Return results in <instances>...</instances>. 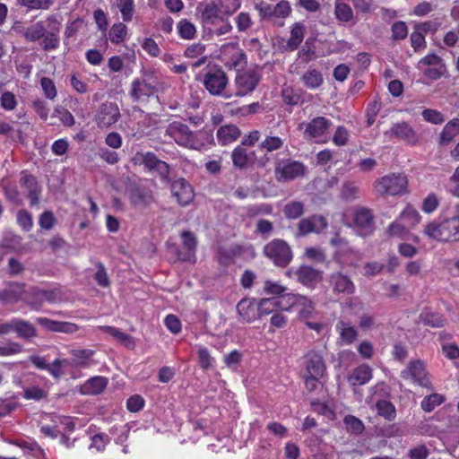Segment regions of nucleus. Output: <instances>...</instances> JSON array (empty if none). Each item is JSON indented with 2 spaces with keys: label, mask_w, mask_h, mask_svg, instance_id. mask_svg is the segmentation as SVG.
Listing matches in <instances>:
<instances>
[{
  "label": "nucleus",
  "mask_w": 459,
  "mask_h": 459,
  "mask_svg": "<svg viewBox=\"0 0 459 459\" xmlns=\"http://www.w3.org/2000/svg\"><path fill=\"white\" fill-rule=\"evenodd\" d=\"M386 233L391 238L406 239L410 235V230L398 219V217L389 224Z\"/></svg>",
  "instance_id": "obj_38"
},
{
  "label": "nucleus",
  "mask_w": 459,
  "mask_h": 459,
  "mask_svg": "<svg viewBox=\"0 0 459 459\" xmlns=\"http://www.w3.org/2000/svg\"><path fill=\"white\" fill-rule=\"evenodd\" d=\"M330 121L323 117H317L307 124L305 135L308 138L316 139L325 135Z\"/></svg>",
  "instance_id": "obj_23"
},
{
  "label": "nucleus",
  "mask_w": 459,
  "mask_h": 459,
  "mask_svg": "<svg viewBox=\"0 0 459 459\" xmlns=\"http://www.w3.org/2000/svg\"><path fill=\"white\" fill-rule=\"evenodd\" d=\"M372 378V369L369 366L362 364L350 374L348 381L352 385H362Z\"/></svg>",
  "instance_id": "obj_28"
},
{
  "label": "nucleus",
  "mask_w": 459,
  "mask_h": 459,
  "mask_svg": "<svg viewBox=\"0 0 459 459\" xmlns=\"http://www.w3.org/2000/svg\"><path fill=\"white\" fill-rule=\"evenodd\" d=\"M305 172V167L299 161H284L277 164L275 176L278 180H292Z\"/></svg>",
  "instance_id": "obj_15"
},
{
  "label": "nucleus",
  "mask_w": 459,
  "mask_h": 459,
  "mask_svg": "<svg viewBox=\"0 0 459 459\" xmlns=\"http://www.w3.org/2000/svg\"><path fill=\"white\" fill-rule=\"evenodd\" d=\"M178 36L186 40H191L196 36L195 25L187 19H181L177 24Z\"/></svg>",
  "instance_id": "obj_37"
},
{
  "label": "nucleus",
  "mask_w": 459,
  "mask_h": 459,
  "mask_svg": "<svg viewBox=\"0 0 459 459\" xmlns=\"http://www.w3.org/2000/svg\"><path fill=\"white\" fill-rule=\"evenodd\" d=\"M197 354H198L199 363H200V366L202 368L208 369L211 367H212L214 359L211 356L207 348L202 347V346L199 347Z\"/></svg>",
  "instance_id": "obj_61"
},
{
  "label": "nucleus",
  "mask_w": 459,
  "mask_h": 459,
  "mask_svg": "<svg viewBox=\"0 0 459 459\" xmlns=\"http://www.w3.org/2000/svg\"><path fill=\"white\" fill-rule=\"evenodd\" d=\"M423 234L442 243L459 241V204H455L449 212L443 213L440 221L428 222L423 228Z\"/></svg>",
  "instance_id": "obj_1"
},
{
  "label": "nucleus",
  "mask_w": 459,
  "mask_h": 459,
  "mask_svg": "<svg viewBox=\"0 0 459 459\" xmlns=\"http://www.w3.org/2000/svg\"><path fill=\"white\" fill-rule=\"evenodd\" d=\"M264 254L277 266H286L292 260L290 246L282 239H273L264 247Z\"/></svg>",
  "instance_id": "obj_5"
},
{
  "label": "nucleus",
  "mask_w": 459,
  "mask_h": 459,
  "mask_svg": "<svg viewBox=\"0 0 459 459\" xmlns=\"http://www.w3.org/2000/svg\"><path fill=\"white\" fill-rule=\"evenodd\" d=\"M51 119L58 118L63 126L71 127L74 125L75 120L74 116L66 108L56 106L50 116Z\"/></svg>",
  "instance_id": "obj_46"
},
{
  "label": "nucleus",
  "mask_w": 459,
  "mask_h": 459,
  "mask_svg": "<svg viewBox=\"0 0 459 459\" xmlns=\"http://www.w3.org/2000/svg\"><path fill=\"white\" fill-rule=\"evenodd\" d=\"M445 402L444 395L440 394H432L426 396L420 403L421 409L426 412L432 411L437 406L442 404Z\"/></svg>",
  "instance_id": "obj_52"
},
{
  "label": "nucleus",
  "mask_w": 459,
  "mask_h": 459,
  "mask_svg": "<svg viewBox=\"0 0 459 459\" xmlns=\"http://www.w3.org/2000/svg\"><path fill=\"white\" fill-rule=\"evenodd\" d=\"M166 135L183 147L195 150L199 147V143L193 132L181 122L174 121L170 123L166 128Z\"/></svg>",
  "instance_id": "obj_6"
},
{
  "label": "nucleus",
  "mask_w": 459,
  "mask_h": 459,
  "mask_svg": "<svg viewBox=\"0 0 459 459\" xmlns=\"http://www.w3.org/2000/svg\"><path fill=\"white\" fill-rule=\"evenodd\" d=\"M52 3V0H18L19 4L29 10L48 9Z\"/></svg>",
  "instance_id": "obj_57"
},
{
  "label": "nucleus",
  "mask_w": 459,
  "mask_h": 459,
  "mask_svg": "<svg viewBox=\"0 0 459 459\" xmlns=\"http://www.w3.org/2000/svg\"><path fill=\"white\" fill-rule=\"evenodd\" d=\"M72 365L77 367L86 368L89 367L94 351L91 350H73Z\"/></svg>",
  "instance_id": "obj_40"
},
{
  "label": "nucleus",
  "mask_w": 459,
  "mask_h": 459,
  "mask_svg": "<svg viewBox=\"0 0 459 459\" xmlns=\"http://www.w3.org/2000/svg\"><path fill=\"white\" fill-rule=\"evenodd\" d=\"M0 106L6 111L13 110L17 106L15 95L11 91H5L0 96Z\"/></svg>",
  "instance_id": "obj_58"
},
{
  "label": "nucleus",
  "mask_w": 459,
  "mask_h": 459,
  "mask_svg": "<svg viewBox=\"0 0 459 459\" xmlns=\"http://www.w3.org/2000/svg\"><path fill=\"white\" fill-rule=\"evenodd\" d=\"M203 84L207 91L215 96L222 95L229 79L226 73L218 66L210 67L204 74Z\"/></svg>",
  "instance_id": "obj_7"
},
{
  "label": "nucleus",
  "mask_w": 459,
  "mask_h": 459,
  "mask_svg": "<svg viewBox=\"0 0 459 459\" xmlns=\"http://www.w3.org/2000/svg\"><path fill=\"white\" fill-rule=\"evenodd\" d=\"M103 328L105 329L106 332H108L110 335H112L117 340L124 343L126 346L132 347L134 345L132 337L130 335L112 326H105Z\"/></svg>",
  "instance_id": "obj_56"
},
{
  "label": "nucleus",
  "mask_w": 459,
  "mask_h": 459,
  "mask_svg": "<svg viewBox=\"0 0 459 459\" xmlns=\"http://www.w3.org/2000/svg\"><path fill=\"white\" fill-rule=\"evenodd\" d=\"M11 331H15L21 338H30L36 333L34 326L25 321H18L14 325L8 324L0 325V334L8 333Z\"/></svg>",
  "instance_id": "obj_22"
},
{
  "label": "nucleus",
  "mask_w": 459,
  "mask_h": 459,
  "mask_svg": "<svg viewBox=\"0 0 459 459\" xmlns=\"http://www.w3.org/2000/svg\"><path fill=\"white\" fill-rule=\"evenodd\" d=\"M374 191L378 195H401L408 192V178L404 173H391L374 183Z\"/></svg>",
  "instance_id": "obj_3"
},
{
  "label": "nucleus",
  "mask_w": 459,
  "mask_h": 459,
  "mask_svg": "<svg viewBox=\"0 0 459 459\" xmlns=\"http://www.w3.org/2000/svg\"><path fill=\"white\" fill-rule=\"evenodd\" d=\"M300 82L307 89L316 90L324 83V75L319 70L309 68L302 74Z\"/></svg>",
  "instance_id": "obj_26"
},
{
  "label": "nucleus",
  "mask_w": 459,
  "mask_h": 459,
  "mask_svg": "<svg viewBox=\"0 0 459 459\" xmlns=\"http://www.w3.org/2000/svg\"><path fill=\"white\" fill-rule=\"evenodd\" d=\"M393 135L408 144L414 145L418 143V136L414 129L406 122L394 124L390 128Z\"/></svg>",
  "instance_id": "obj_20"
},
{
  "label": "nucleus",
  "mask_w": 459,
  "mask_h": 459,
  "mask_svg": "<svg viewBox=\"0 0 459 459\" xmlns=\"http://www.w3.org/2000/svg\"><path fill=\"white\" fill-rule=\"evenodd\" d=\"M283 101L288 105H297L300 100V95L290 85H284L281 91Z\"/></svg>",
  "instance_id": "obj_55"
},
{
  "label": "nucleus",
  "mask_w": 459,
  "mask_h": 459,
  "mask_svg": "<svg viewBox=\"0 0 459 459\" xmlns=\"http://www.w3.org/2000/svg\"><path fill=\"white\" fill-rule=\"evenodd\" d=\"M128 38L127 27L124 22L114 23L108 31V39L113 44H119Z\"/></svg>",
  "instance_id": "obj_36"
},
{
  "label": "nucleus",
  "mask_w": 459,
  "mask_h": 459,
  "mask_svg": "<svg viewBox=\"0 0 459 459\" xmlns=\"http://www.w3.org/2000/svg\"><path fill=\"white\" fill-rule=\"evenodd\" d=\"M377 414L384 417L387 420H393L396 416L394 404L386 400H379L376 403Z\"/></svg>",
  "instance_id": "obj_45"
},
{
  "label": "nucleus",
  "mask_w": 459,
  "mask_h": 459,
  "mask_svg": "<svg viewBox=\"0 0 459 459\" xmlns=\"http://www.w3.org/2000/svg\"><path fill=\"white\" fill-rule=\"evenodd\" d=\"M241 7V0H219L200 3L197 10L201 13L203 25H215L221 16L230 17Z\"/></svg>",
  "instance_id": "obj_2"
},
{
  "label": "nucleus",
  "mask_w": 459,
  "mask_h": 459,
  "mask_svg": "<svg viewBox=\"0 0 459 459\" xmlns=\"http://www.w3.org/2000/svg\"><path fill=\"white\" fill-rule=\"evenodd\" d=\"M260 81V75L252 70L238 74L235 79L236 95L246 96L252 92Z\"/></svg>",
  "instance_id": "obj_13"
},
{
  "label": "nucleus",
  "mask_w": 459,
  "mask_h": 459,
  "mask_svg": "<svg viewBox=\"0 0 459 459\" xmlns=\"http://www.w3.org/2000/svg\"><path fill=\"white\" fill-rule=\"evenodd\" d=\"M281 302L290 304V307L281 306V310H288L299 316H307L313 312V302L304 296L286 295L281 297Z\"/></svg>",
  "instance_id": "obj_11"
},
{
  "label": "nucleus",
  "mask_w": 459,
  "mask_h": 459,
  "mask_svg": "<svg viewBox=\"0 0 459 459\" xmlns=\"http://www.w3.org/2000/svg\"><path fill=\"white\" fill-rule=\"evenodd\" d=\"M459 134V118L450 120L443 128L439 143L446 145L449 143Z\"/></svg>",
  "instance_id": "obj_35"
},
{
  "label": "nucleus",
  "mask_w": 459,
  "mask_h": 459,
  "mask_svg": "<svg viewBox=\"0 0 459 459\" xmlns=\"http://www.w3.org/2000/svg\"><path fill=\"white\" fill-rule=\"evenodd\" d=\"M183 247L186 249L185 254H179L178 258L182 261L192 262L195 260V254L197 246L196 238L190 231H184L181 234Z\"/></svg>",
  "instance_id": "obj_25"
},
{
  "label": "nucleus",
  "mask_w": 459,
  "mask_h": 459,
  "mask_svg": "<svg viewBox=\"0 0 459 459\" xmlns=\"http://www.w3.org/2000/svg\"><path fill=\"white\" fill-rule=\"evenodd\" d=\"M353 227L359 236L365 237L374 231V218L370 210L359 207L353 212Z\"/></svg>",
  "instance_id": "obj_10"
},
{
  "label": "nucleus",
  "mask_w": 459,
  "mask_h": 459,
  "mask_svg": "<svg viewBox=\"0 0 459 459\" xmlns=\"http://www.w3.org/2000/svg\"><path fill=\"white\" fill-rule=\"evenodd\" d=\"M286 274L289 277L294 274L300 283L307 287H314L322 280V273L308 265H302L296 271L290 269Z\"/></svg>",
  "instance_id": "obj_14"
},
{
  "label": "nucleus",
  "mask_w": 459,
  "mask_h": 459,
  "mask_svg": "<svg viewBox=\"0 0 459 459\" xmlns=\"http://www.w3.org/2000/svg\"><path fill=\"white\" fill-rule=\"evenodd\" d=\"M311 408L315 412L325 416L330 420H333L335 418V413L333 408L327 403L313 401L311 403Z\"/></svg>",
  "instance_id": "obj_54"
},
{
  "label": "nucleus",
  "mask_w": 459,
  "mask_h": 459,
  "mask_svg": "<svg viewBox=\"0 0 459 459\" xmlns=\"http://www.w3.org/2000/svg\"><path fill=\"white\" fill-rule=\"evenodd\" d=\"M59 28H53L50 31L44 33L40 45L46 51L55 50L59 46Z\"/></svg>",
  "instance_id": "obj_39"
},
{
  "label": "nucleus",
  "mask_w": 459,
  "mask_h": 459,
  "mask_svg": "<svg viewBox=\"0 0 459 459\" xmlns=\"http://www.w3.org/2000/svg\"><path fill=\"white\" fill-rule=\"evenodd\" d=\"M327 221L321 215H314L302 219L298 224V235L306 236L309 233H320L327 227Z\"/></svg>",
  "instance_id": "obj_16"
},
{
  "label": "nucleus",
  "mask_w": 459,
  "mask_h": 459,
  "mask_svg": "<svg viewBox=\"0 0 459 459\" xmlns=\"http://www.w3.org/2000/svg\"><path fill=\"white\" fill-rule=\"evenodd\" d=\"M397 217L409 230L414 229L421 221L420 212L410 204L406 205Z\"/></svg>",
  "instance_id": "obj_31"
},
{
  "label": "nucleus",
  "mask_w": 459,
  "mask_h": 459,
  "mask_svg": "<svg viewBox=\"0 0 459 459\" xmlns=\"http://www.w3.org/2000/svg\"><path fill=\"white\" fill-rule=\"evenodd\" d=\"M172 195L180 205H188L194 199L195 194L191 186L183 178L175 180L171 185Z\"/></svg>",
  "instance_id": "obj_18"
},
{
  "label": "nucleus",
  "mask_w": 459,
  "mask_h": 459,
  "mask_svg": "<svg viewBox=\"0 0 459 459\" xmlns=\"http://www.w3.org/2000/svg\"><path fill=\"white\" fill-rule=\"evenodd\" d=\"M23 294L24 287L22 284L12 283L0 294V299L4 304H10L23 299Z\"/></svg>",
  "instance_id": "obj_32"
},
{
  "label": "nucleus",
  "mask_w": 459,
  "mask_h": 459,
  "mask_svg": "<svg viewBox=\"0 0 459 459\" xmlns=\"http://www.w3.org/2000/svg\"><path fill=\"white\" fill-rule=\"evenodd\" d=\"M258 308V301L250 298L241 299L237 305L239 316H257Z\"/></svg>",
  "instance_id": "obj_41"
},
{
  "label": "nucleus",
  "mask_w": 459,
  "mask_h": 459,
  "mask_svg": "<svg viewBox=\"0 0 459 459\" xmlns=\"http://www.w3.org/2000/svg\"><path fill=\"white\" fill-rule=\"evenodd\" d=\"M120 110L113 102H106L100 105L96 114V123L101 128H107L118 121Z\"/></svg>",
  "instance_id": "obj_12"
},
{
  "label": "nucleus",
  "mask_w": 459,
  "mask_h": 459,
  "mask_svg": "<svg viewBox=\"0 0 459 459\" xmlns=\"http://www.w3.org/2000/svg\"><path fill=\"white\" fill-rule=\"evenodd\" d=\"M304 374L309 376H316V377H323L325 372V364L322 356L312 351H309L304 359Z\"/></svg>",
  "instance_id": "obj_17"
},
{
  "label": "nucleus",
  "mask_w": 459,
  "mask_h": 459,
  "mask_svg": "<svg viewBox=\"0 0 459 459\" xmlns=\"http://www.w3.org/2000/svg\"><path fill=\"white\" fill-rule=\"evenodd\" d=\"M143 49L152 56H158L160 53V48L154 39L151 38H144L141 41Z\"/></svg>",
  "instance_id": "obj_64"
},
{
  "label": "nucleus",
  "mask_w": 459,
  "mask_h": 459,
  "mask_svg": "<svg viewBox=\"0 0 459 459\" xmlns=\"http://www.w3.org/2000/svg\"><path fill=\"white\" fill-rule=\"evenodd\" d=\"M160 80L156 71L143 69L141 77L136 78L131 84V96L140 100L153 95L159 89Z\"/></svg>",
  "instance_id": "obj_4"
},
{
  "label": "nucleus",
  "mask_w": 459,
  "mask_h": 459,
  "mask_svg": "<svg viewBox=\"0 0 459 459\" xmlns=\"http://www.w3.org/2000/svg\"><path fill=\"white\" fill-rule=\"evenodd\" d=\"M130 200L134 206L143 207L150 204L153 197L148 191L135 189L131 193Z\"/></svg>",
  "instance_id": "obj_47"
},
{
  "label": "nucleus",
  "mask_w": 459,
  "mask_h": 459,
  "mask_svg": "<svg viewBox=\"0 0 459 459\" xmlns=\"http://www.w3.org/2000/svg\"><path fill=\"white\" fill-rule=\"evenodd\" d=\"M219 60L230 69L243 68L247 63V57L238 43H228L221 47L218 56Z\"/></svg>",
  "instance_id": "obj_8"
},
{
  "label": "nucleus",
  "mask_w": 459,
  "mask_h": 459,
  "mask_svg": "<svg viewBox=\"0 0 459 459\" xmlns=\"http://www.w3.org/2000/svg\"><path fill=\"white\" fill-rule=\"evenodd\" d=\"M439 201L437 196L431 193L428 195L422 202L421 210L426 213H432L438 207Z\"/></svg>",
  "instance_id": "obj_62"
},
{
  "label": "nucleus",
  "mask_w": 459,
  "mask_h": 459,
  "mask_svg": "<svg viewBox=\"0 0 459 459\" xmlns=\"http://www.w3.org/2000/svg\"><path fill=\"white\" fill-rule=\"evenodd\" d=\"M306 32V27L301 22H295L290 30V38L287 39L283 48L287 51L296 50L303 41Z\"/></svg>",
  "instance_id": "obj_24"
},
{
  "label": "nucleus",
  "mask_w": 459,
  "mask_h": 459,
  "mask_svg": "<svg viewBox=\"0 0 459 459\" xmlns=\"http://www.w3.org/2000/svg\"><path fill=\"white\" fill-rule=\"evenodd\" d=\"M45 31L43 22H38L25 30L24 37L27 40L34 42L43 38Z\"/></svg>",
  "instance_id": "obj_51"
},
{
  "label": "nucleus",
  "mask_w": 459,
  "mask_h": 459,
  "mask_svg": "<svg viewBox=\"0 0 459 459\" xmlns=\"http://www.w3.org/2000/svg\"><path fill=\"white\" fill-rule=\"evenodd\" d=\"M231 157L234 166L240 169L246 167L251 160L247 150L242 145H239L233 150Z\"/></svg>",
  "instance_id": "obj_49"
},
{
  "label": "nucleus",
  "mask_w": 459,
  "mask_h": 459,
  "mask_svg": "<svg viewBox=\"0 0 459 459\" xmlns=\"http://www.w3.org/2000/svg\"><path fill=\"white\" fill-rule=\"evenodd\" d=\"M343 421L347 430L351 433L359 434L364 429L362 421L354 416L348 415L344 418Z\"/></svg>",
  "instance_id": "obj_59"
},
{
  "label": "nucleus",
  "mask_w": 459,
  "mask_h": 459,
  "mask_svg": "<svg viewBox=\"0 0 459 459\" xmlns=\"http://www.w3.org/2000/svg\"><path fill=\"white\" fill-rule=\"evenodd\" d=\"M240 134V130L236 126L227 125L218 129L216 136L221 145H227L237 141Z\"/></svg>",
  "instance_id": "obj_29"
},
{
  "label": "nucleus",
  "mask_w": 459,
  "mask_h": 459,
  "mask_svg": "<svg viewBox=\"0 0 459 459\" xmlns=\"http://www.w3.org/2000/svg\"><path fill=\"white\" fill-rule=\"evenodd\" d=\"M401 377L404 380H411L423 387H430L425 364L421 360L410 361L407 367L401 372Z\"/></svg>",
  "instance_id": "obj_9"
},
{
  "label": "nucleus",
  "mask_w": 459,
  "mask_h": 459,
  "mask_svg": "<svg viewBox=\"0 0 459 459\" xmlns=\"http://www.w3.org/2000/svg\"><path fill=\"white\" fill-rule=\"evenodd\" d=\"M230 17L221 16L218 18L217 24L215 25H204L207 27L212 34L216 36H222L230 33L232 30V25L229 20Z\"/></svg>",
  "instance_id": "obj_44"
},
{
  "label": "nucleus",
  "mask_w": 459,
  "mask_h": 459,
  "mask_svg": "<svg viewBox=\"0 0 459 459\" xmlns=\"http://www.w3.org/2000/svg\"><path fill=\"white\" fill-rule=\"evenodd\" d=\"M184 56L188 59H195V61L192 63V67L198 68L208 60L206 46L202 42L192 43L186 48Z\"/></svg>",
  "instance_id": "obj_19"
},
{
  "label": "nucleus",
  "mask_w": 459,
  "mask_h": 459,
  "mask_svg": "<svg viewBox=\"0 0 459 459\" xmlns=\"http://www.w3.org/2000/svg\"><path fill=\"white\" fill-rule=\"evenodd\" d=\"M108 380L106 377H93L80 387V392L82 394H99L106 388Z\"/></svg>",
  "instance_id": "obj_30"
},
{
  "label": "nucleus",
  "mask_w": 459,
  "mask_h": 459,
  "mask_svg": "<svg viewBox=\"0 0 459 459\" xmlns=\"http://www.w3.org/2000/svg\"><path fill=\"white\" fill-rule=\"evenodd\" d=\"M422 117L425 121L435 125L442 124L445 121L444 116L437 109H424L422 111Z\"/></svg>",
  "instance_id": "obj_63"
},
{
  "label": "nucleus",
  "mask_w": 459,
  "mask_h": 459,
  "mask_svg": "<svg viewBox=\"0 0 459 459\" xmlns=\"http://www.w3.org/2000/svg\"><path fill=\"white\" fill-rule=\"evenodd\" d=\"M284 302L278 301L275 299H263L258 301L259 308L257 310V316H278L279 309H281V306Z\"/></svg>",
  "instance_id": "obj_34"
},
{
  "label": "nucleus",
  "mask_w": 459,
  "mask_h": 459,
  "mask_svg": "<svg viewBox=\"0 0 459 459\" xmlns=\"http://www.w3.org/2000/svg\"><path fill=\"white\" fill-rule=\"evenodd\" d=\"M116 6L121 13L124 22H129L132 21L134 13V0H116Z\"/></svg>",
  "instance_id": "obj_42"
},
{
  "label": "nucleus",
  "mask_w": 459,
  "mask_h": 459,
  "mask_svg": "<svg viewBox=\"0 0 459 459\" xmlns=\"http://www.w3.org/2000/svg\"><path fill=\"white\" fill-rule=\"evenodd\" d=\"M304 212V205L300 202H291L287 204L283 208L284 215L290 220L300 217Z\"/></svg>",
  "instance_id": "obj_53"
},
{
  "label": "nucleus",
  "mask_w": 459,
  "mask_h": 459,
  "mask_svg": "<svg viewBox=\"0 0 459 459\" xmlns=\"http://www.w3.org/2000/svg\"><path fill=\"white\" fill-rule=\"evenodd\" d=\"M133 160L135 164H143L149 170H153L160 160L152 152H137Z\"/></svg>",
  "instance_id": "obj_43"
},
{
  "label": "nucleus",
  "mask_w": 459,
  "mask_h": 459,
  "mask_svg": "<svg viewBox=\"0 0 459 459\" xmlns=\"http://www.w3.org/2000/svg\"><path fill=\"white\" fill-rule=\"evenodd\" d=\"M334 14L336 19L342 22H348L353 19V11L345 3L334 2Z\"/></svg>",
  "instance_id": "obj_48"
},
{
  "label": "nucleus",
  "mask_w": 459,
  "mask_h": 459,
  "mask_svg": "<svg viewBox=\"0 0 459 459\" xmlns=\"http://www.w3.org/2000/svg\"><path fill=\"white\" fill-rule=\"evenodd\" d=\"M284 140L279 136L267 135L260 143L259 148L261 151L268 152L277 151L284 145Z\"/></svg>",
  "instance_id": "obj_50"
},
{
  "label": "nucleus",
  "mask_w": 459,
  "mask_h": 459,
  "mask_svg": "<svg viewBox=\"0 0 459 459\" xmlns=\"http://www.w3.org/2000/svg\"><path fill=\"white\" fill-rule=\"evenodd\" d=\"M109 442V437L106 434H96L91 437L90 449H95L98 452L103 451Z\"/></svg>",
  "instance_id": "obj_60"
},
{
  "label": "nucleus",
  "mask_w": 459,
  "mask_h": 459,
  "mask_svg": "<svg viewBox=\"0 0 459 459\" xmlns=\"http://www.w3.org/2000/svg\"><path fill=\"white\" fill-rule=\"evenodd\" d=\"M39 323L51 331L66 333H73L78 329L77 325L74 323L53 320L48 317H40Z\"/></svg>",
  "instance_id": "obj_27"
},
{
  "label": "nucleus",
  "mask_w": 459,
  "mask_h": 459,
  "mask_svg": "<svg viewBox=\"0 0 459 459\" xmlns=\"http://www.w3.org/2000/svg\"><path fill=\"white\" fill-rule=\"evenodd\" d=\"M330 282L333 287V292L352 294L355 290V286L352 281L341 273H333L330 276Z\"/></svg>",
  "instance_id": "obj_21"
},
{
  "label": "nucleus",
  "mask_w": 459,
  "mask_h": 459,
  "mask_svg": "<svg viewBox=\"0 0 459 459\" xmlns=\"http://www.w3.org/2000/svg\"><path fill=\"white\" fill-rule=\"evenodd\" d=\"M21 185L27 193L30 200V204H36L39 200V191L35 178L30 175L23 174L21 178Z\"/></svg>",
  "instance_id": "obj_33"
}]
</instances>
